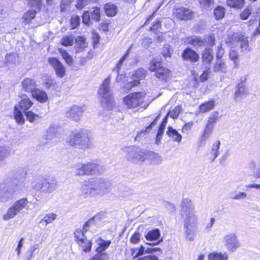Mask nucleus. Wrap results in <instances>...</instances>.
<instances>
[{
    "label": "nucleus",
    "mask_w": 260,
    "mask_h": 260,
    "mask_svg": "<svg viewBox=\"0 0 260 260\" xmlns=\"http://www.w3.org/2000/svg\"><path fill=\"white\" fill-rule=\"evenodd\" d=\"M86 232H84L83 228L82 230H81V229H78L76 230L74 232V237L76 242L81 241V240L86 237V236L85 235V234Z\"/></svg>",
    "instance_id": "3c124183"
},
{
    "label": "nucleus",
    "mask_w": 260,
    "mask_h": 260,
    "mask_svg": "<svg viewBox=\"0 0 260 260\" xmlns=\"http://www.w3.org/2000/svg\"><path fill=\"white\" fill-rule=\"evenodd\" d=\"M109 182L102 179H91L84 182L83 192L86 196H93L96 194H104L108 191Z\"/></svg>",
    "instance_id": "f257e3e1"
},
{
    "label": "nucleus",
    "mask_w": 260,
    "mask_h": 260,
    "mask_svg": "<svg viewBox=\"0 0 260 260\" xmlns=\"http://www.w3.org/2000/svg\"><path fill=\"white\" fill-rule=\"evenodd\" d=\"M110 80L108 77L104 81L99 90V94L101 97V105L108 110L112 109L113 106V98L110 89Z\"/></svg>",
    "instance_id": "20e7f679"
},
{
    "label": "nucleus",
    "mask_w": 260,
    "mask_h": 260,
    "mask_svg": "<svg viewBox=\"0 0 260 260\" xmlns=\"http://www.w3.org/2000/svg\"><path fill=\"white\" fill-rule=\"evenodd\" d=\"M80 18L78 16H73L71 19V23L73 28L77 27L80 23Z\"/></svg>",
    "instance_id": "e2e57ef3"
},
{
    "label": "nucleus",
    "mask_w": 260,
    "mask_h": 260,
    "mask_svg": "<svg viewBox=\"0 0 260 260\" xmlns=\"http://www.w3.org/2000/svg\"><path fill=\"white\" fill-rule=\"evenodd\" d=\"M59 50L66 63L69 66L72 65L73 63V60L69 53L65 50H62L61 49H59Z\"/></svg>",
    "instance_id": "6e6d98bb"
},
{
    "label": "nucleus",
    "mask_w": 260,
    "mask_h": 260,
    "mask_svg": "<svg viewBox=\"0 0 260 260\" xmlns=\"http://www.w3.org/2000/svg\"><path fill=\"white\" fill-rule=\"evenodd\" d=\"M200 6L204 8H209L214 3V0H199Z\"/></svg>",
    "instance_id": "052dcab7"
},
{
    "label": "nucleus",
    "mask_w": 260,
    "mask_h": 260,
    "mask_svg": "<svg viewBox=\"0 0 260 260\" xmlns=\"http://www.w3.org/2000/svg\"><path fill=\"white\" fill-rule=\"evenodd\" d=\"M144 237L147 241H156L151 244L147 243V244L151 246L157 245L163 241L162 238L160 237V230L157 228L145 232Z\"/></svg>",
    "instance_id": "f3484780"
},
{
    "label": "nucleus",
    "mask_w": 260,
    "mask_h": 260,
    "mask_svg": "<svg viewBox=\"0 0 260 260\" xmlns=\"http://www.w3.org/2000/svg\"><path fill=\"white\" fill-rule=\"evenodd\" d=\"M226 4L230 7L240 9L244 4V0H226Z\"/></svg>",
    "instance_id": "37998d69"
},
{
    "label": "nucleus",
    "mask_w": 260,
    "mask_h": 260,
    "mask_svg": "<svg viewBox=\"0 0 260 260\" xmlns=\"http://www.w3.org/2000/svg\"><path fill=\"white\" fill-rule=\"evenodd\" d=\"M26 172L24 169L20 168L16 171L14 175V179L10 181H14L18 184L17 188H19L25 179Z\"/></svg>",
    "instance_id": "393cba45"
},
{
    "label": "nucleus",
    "mask_w": 260,
    "mask_h": 260,
    "mask_svg": "<svg viewBox=\"0 0 260 260\" xmlns=\"http://www.w3.org/2000/svg\"><path fill=\"white\" fill-rule=\"evenodd\" d=\"M48 61L55 72L56 75L62 78L66 75V68L60 61L55 57H49Z\"/></svg>",
    "instance_id": "dca6fc26"
},
{
    "label": "nucleus",
    "mask_w": 260,
    "mask_h": 260,
    "mask_svg": "<svg viewBox=\"0 0 260 260\" xmlns=\"http://www.w3.org/2000/svg\"><path fill=\"white\" fill-rule=\"evenodd\" d=\"M43 84L47 88H49L55 84L54 79L50 76H46L43 79Z\"/></svg>",
    "instance_id": "4d7b16f0"
},
{
    "label": "nucleus",
    "mask_w": 260,
    "mask_h": 260,
    "mask_svg": "<svg viewBox=\"0 0 260 260\" xmlns=\"http://www.w3.org/2000/svg\"><path fill=\"white\" fill-rule=\"evenodd\" d=\"M77 243L80 247L83 248V250L84 252H89L91 251L92 243L91 241L88 240L86 237Z\"/></svg>",
    "instance_id": "7c9ffc66"
},
{
    "label": "nucleus",
    "mask_w": 260,
    "mask_h": 260,
    "mask_svg": "<svg viewBox=\"0 0 260 260\" xmlns=\"http://www.w3.org/2000/svg\"><path fill=\"white\" fill-rule=\"evenodd\" d=\"M12 148L7 145L0 146V165L4 164L5 160L12 154Z\"/></svg>",
    "instance_id": "a878e982"
},
{
    "label": "nucleus",
    "mask_w": 260,
    "mask_h": 260,
    "mask_svg": "<svg viewBox=\"0 0 260 260\" xmlns=\"http://www.w3.org/2000/svg\"><path fill=\"white\" fill-rule=\"evenodd\" d=\"M251 13V11L249 9H245L240 15L241 18L243 20H246L248 18Z\"/></svg>",
    "instance_id": "774afa93"
},
{
    "label": "nucleus",
    "mask_w": 260,
    "mask_h": 260,
    "mask_svg": "<svg viewBox=\"0 0 260 260\" xmlns=\"http://www.w3.org/2000/svg\"><path fill=\"white\" fill-rule=\"evenodd\" d=\"M27 198H24L16 201L12 206L10 207L6 214L4 215V219L6 220L13 218L19 213L28 204Z\"/></svg>",
    "instance_id": "9d476101"
},
{
    "label": "nucleus",
    "mask_w": 260,
    "mask_h": 260,
    "mask_svg": "<svg viewBox=\"0 0 260 260\" xmlns=\"http://www.w3.org/2000/svg\"><path fill=\"white\" fill-rule=\"evenodd\" d=\"M212 51L209 49H206L202 53L203 61L210 63L212 61L213 56L212 55Z\"/></svg>",
    "instance_id": "ea45409f"
},
{
    "label": "nucleus",
    "mask_w": 260,
    "mask_h": 260,
    "mask_svg": "<svg viewBox=\"0 0 260 260\" xmlns=\"http://www.w3.org/2000/svg\"><path fill=\"white\" fill-rule=\"evenodd\" d=\"M211 132L212 131H204L203 134L198 140V148H201L205 146V142L209 139L211 136Z\"/></svg>",
    "instance_id": "e433bc0d"
},
{
    "label": "nucleus",
    "mask_w": 260,
    "mask_h": 260,
    "mask_svg": "<svg viewBox=\"0 0 260 260\" xmlns=\"http://www.w3.org/2000/svg\"><path fill=\"white\" fill-rule=\"evenodd\" d=\"M36 14V12L34 10H29L26 11L23 16L22 18L24 19V21L28 23L31 20L34 19Z\"/></svg>",
    "instance_id": "49530a36"
},
{
    "label": "nucleus",
    "mask_w": 260,
    "mask_h": 260,
    "mask_svg": "<svg viewBox=\"0 0 260 260\" xmlns=\"http://www.w3.org/2000/svg\"><path fill=\"white\" fill-rule=\"evenodd\" d=\"M104 9L106 14L108 16H114L117 13V7L113 4H106Z\"/></svg>",
    "instance_id": "c9c22d12"
},
{
    "label": "nucleus",
    "mask_w": 260,
    "mask_h": 260,
    "mask_svg": "<svg viewBox=\"0 0 260 260\" xmlns=\"http://www.w3.org/2000/svg\"><path fill=\"white\" fill-rule=\"evenodd\" d=\"M28 3L31 7L35 8L36 9L40 10L42 0H27Z\"/></svg>",
    "instance_id": "0e129e2a"
},
{
    "label": "nucleus",
    "mask_w": 260,
    "mask_h": 260,
    "mask_svg": "<svg viewBox=\"0 0 260 260\" xmlns=\"http://www.w3.org/2000/svg\"><path fill=\"white\" fill-rule=\"evenodd\" d=\"M188 43L194 47H201L204 44V41L199 37L189 38Z\"/></svg>",
    "instance_id": "de8ad7c7"
},
{
    "label": "nucleus",
    "mask_w": 260,
    "mask_h": 260,
    "mask_svg": "<svg viewBox=\"0 0 260 260\" xmlns=\"http://www.w3.org/2000/svg\"><path fill=\"white\" fill-rule=\"evenodd\" d=\"M183 60L189 61L191 62H196L199 60V54L190 48H186L182 53Z\"/></svg>",
    "instance_id": "412c9836"
},
{
    "label": "nucleus",
    "mask_w": 260,
    "mask_h": 260,
    "mask_svg": "<svg viewBox=\"0 0 260 260\" xmlns=\"http://www.w3.org/2000/svg\"><path fill=\"white\" fill-rule=\"evenodd\" d=\"M102 167L96 163L87 162L81 164L76 169V174L77 175H96L102 173Z\"/></svg>",
    "instance_id": "6e6552de"
},
{
    "label": "nucleus",
    "mask_w": 260,
    "mask_h": 260,
    "mask_svg": "<svg viewBox=\"0 0 260 260\" xmlns=\"http://www.w3.org/2000/svg\"><path fill=\"white\" fill-rule=\"evenodd\" d=\"M32 95L38 101L41 103L46 102L48 99V96L46 92L37 88L32 93Z\"/></svg>",
    "instance_id": "c85d7f7f"
},
{
    "label": "nucleus",
    "mask_w": 260,
    "mask_h": 260,
    "mask_svg": "<svg viewBox=\"0 0 260 260\" xmlns=\"http://www.w3.org/2000/svg\"><path fill=\"white\" fill-rule=\"evenodd\" d=\"M141 234L139 232H135L132 235L130 242L133 244H137L140 242Z\"/></svg>",
    "instance_id": "680f3d73"
},
{
    "label": "nucleus",
    "mask_w": 260,
    "mask_h": 260,
    "mask_svg": "<svg viewBox=\"0 0 260 260\" xmlns=\"http://www.w3.org/2000/svg\"><path fill=\"white\" fill-rule=\"evenodd\" d=\"M98 247L96 248V252L100 254H107L105 252H104L110 245L111 241L110 240H105L102 238L100 237L96 240Z\"/></svg>",
    "instance_id": "bb28decb"
},
{
    "label": "nucleus",
    "mask_w": 260,
    "mask_h": 260,
    "mask_svg": "<svg viewBox=\"0 0 260 260\" xmlns=\"http://www.w3.org/2000/svg\"><path fill=\"white\" fill-rule=\"evenodd\" d=\"M57 184L55 178L42 177L39 179V181L33 186V188L42 193H50L57 189Z\"/></svg>",
    "instance_id": "423d86ee"
},
{
    "label": "nucleus",
    "mask_w": 260,
    "mask_h": 260,
    "mask_svg": "<svg viewBox=\"0 0 260 260\" xmlns=\"http://www.w3.org/2000/svg\"><path fill=\"white\" fill-rule=\"evenodd\" d=\"M181 107L179 106L175 107L173 110L170 111L168 112L167 115L164 118L160 124L157 126V121L159 119V115H158L146 127L145 130H150L153 128H158L157 130H164L166 127V124L168 122V117L170 116L173 119L177 118L181 111Z\"/></svg>",
    "instance_id": "0eeeda50"
},
{
    "label": "nucleus",
    "mask_w": 260,
    "mask_h": 260,
    "mask_svg": "<svg viewBox=\"0 0 260 260\" xmlns=\"http://www.w3.org/2000/svg\"><path fill=\"white\" fill-rule=\"evenodd\" d=\"M218 118V113L217 112H214L210 116L206 125V128L208 130H211L213 128V125L216 122Z\"/></svg>",
    "instance_id": "4c0bfd02"
},
{
    "label": "nucleus",
    "mask_w": 260,
    "mask_h": 260,
    "mask_svg": "<svg viewBox=\"0 0 260 260\" xmlns=\"http://www.w3.org/2000/svg\"><path fill=\"white\" fill-rule=\"evenodd\" d=\"M149 160L150 164L153 165H160L162 162L163 159L161 156L153 151H146L145 160Z\"/></svg>",
    "instance_id": "5701e85b"
},
{
    "label": "nucleus",
    "mask_w": 260,
    "mask_h": 260,
    "mask_svg": "<svg viewBox=\"0 0 260 260\" xmlns=\"http://www.w3.org/2000/svg\"><path fill=\"white\" fill-rule=\"evenodd\" d=\"M225 13V10L223 7L218 6L214 11V16L216 19L219 20L223 18Z\"/></svg>",
    "instance_id": "a18cd8bd"
},
{
    "label": "nucleus",
    "mask_w": 260,
    "mask_h": 260,
    "mask_svg": "<svg viewBox=\"0 0 260 260\" xmlns=\"http://www.w3.org/2000/svg\"><path fill=\"white\" fill-rule=\"evenodd\" d=\"M181 207L186 216L185 218H197L195 214L194 208L192 205L191 200L188 199H184L181 202Z\"/></svg>",
    "instance_id": "a211bd4d"
},
{
    "label": "nucleus",
    "mask_w": 260,
    "mask_h": 260,
    "mask_svg": "<svg viewBox=\"0 0 260 260\" xmlns=\"http://www.w3.org/2000/svg\"><path fill=\"white\" fill-rule=\"evenodd\" d=\"M239 42L240 43V48L242 51L249 50L248 41L247 38L241 35Z\"/></svg>",
    "instance_id": "864d4df0"
},
{
    "label": "nucleus",
    "mask_w": 260,
    "mask_h": 260,
    "mask_svg": "<svg viewBox=\"0 0 260 260\" xmlns=\"http://www.w3.org/2000/svg\"><path fill=\"white\" fill-rule=\"evenodd\" d=\"M220 142L219 141H216L212 146V149L210 155L212 156L211 162H213L215 159L218 156L219 149L220 148Z\"/></svg>",
    "instance_id": "72a5a7b5"
},
{
    "label": "nucleus",
    "mask_w": 260,
    "mask_h": 260,
    "mask_svg": "<svg viewBox=\"0 0 260 260\" xmlns=\"http://www.w3.org/2000/svg\"><path fill=\"white\" fill-rule=\"evenodd\" d=\"M135 260H158V257L155 255H148L144 256L137 257Z\"/></svg>",
    "instance_id": "338daca9"
},
{
    "label": "nucleus",
    "mask_w": 260,
    "mask_h": 260,
    "mask_svg": "<svg viewBox=\"0 0 260 260\" xmlns=\"http://www.w3.org/2000/svg\"><path fill=\"white\" fill-rule=\"evenodd\" d=\"M228 255L226 253L213 252L208 255L209 260H228Z\"/></svg>",
    "instance_id": "2f4dec72"
},
{
    "label": "nucleus",
    "mask_w": 260,
    "mask_h": 260,
    "mask_svg": "<svg viewBox=\"0 0 260 260\" xmlns=\"http://www.w3.org/2000/svg\"><path fill=\"white\" fill-rule=\"evenodd\" d=\"M21 98V100L19 103V107L23 110L26 119L30 122H34L39 118V115L35 114L31 111H26L32 106V102L26 95H22Z\"/></svg>",
    "instance_id": "9b49d317"
},
{
    "label": "nucleus",
    "mask_w": 260,
    "mask_h": 260,
    "mask_svg": "<svg viewBox=\"0 0 260 260\" xmlns=\"http://www.w3.org/2000/svg\"><path fill=\"white\" fill-rule=\"evenodd\" d=\"M176 16L181 20L191 19L193 17V12L190 9L180 8L176 9Z\"/></svg>",
    "instance_id": "4be33fe9"
},
{
    "label": "nucleus",
    "mask_w": 260,
    "mask_h": 260,
    "mask_svg": "<svg viewBox=\"0 0 260 260\" xmlns=\"http://www.w3.org/2000/svg\"><path fill=\"white\" fill-rule=\"evenodd\" d=\"M74 37L72 36H66L63 37L60 40V43L62 45L68 47L72 46L74 42Z\"/></svg>",
    "instance_id": "603ef678"
},
{
    "label": "nucleus",
    "mask_w": 260,
    "mask_h": 260,
    "mask_svg": "<svg viewBox=\"0 0 260 260\" xmlns=\"http://www.w3.org/2000/svg\"><path fill=\"white\" fill-rule=\"evenodd\" d=\"M223 241L229 251L233 252L240 246L237 236L231 233L224 236Z\"/></svg>",
    "instance_id": "2eb2a0df"
},
{
    "label": "nucleus",
    "mask_w": 260,
    "mask_h": 260,
    "mask_svg": "<svg viewBox=\"0 0 260 260\" xmlns=\"http://www.w3.org/2000/svg\"><path fill=\"white\" fill-rule=\"evenodd\" d=\"M237 89L235 92L234 99H237L246 92V87L244 83L241 82L237 85Z\"/></svg>",
    "instance_id": "79ce46f5"
},
{
    "label": "nucleus",
    "mask_w": 260,
    "mask_h": 260,
    "mask_svg": "<svg viewBox=\"0 0 260 260\" xmlns=\"http://www.w3.org/2000/svg\"><path fill=\"white\" fill-rule=\"evenodd\" d=\"M168 136L172 139L174 141L180 143L182 140V136L178 131H167Z\"/></svg>",
    "instance_id": "8fccbe9b"
},
{
    "label": "nucleus",
    "mask_w": 260,
    "mask_h": 260,
    "mask_svg": "<svg viewBox=\"0 0 260 260\" xmlns=\"http://www.w3.org/2000/svg\"><path fill=\"white\" fill-rule=\"evenodd\" d=\"M247 194L244 192L235 191L230 193V197L234 200H241L246 198Z\"/></svg>",
    "instance_id": "5fc2aeb1"
},
{
    "label": "nucleus",
    "mask_w": 260,
    "mask_h": 260,
    "mask_svg": "<svg viewBox=\"0 0 260 260\" xmlns=\"http://www.w3.org/2000/svg\"><path fill=\"white\" fill-rule=\"evenodd\" d=\"M14 117L17 122L19 124H22L24 122L23 115L21 111L16 106L15 107L14 111Z\"/></svg>",
    "instance_id": "c03bdc74"
},
{
    "label": "nucleus",
    "mask_w": 260,
    "mask_h": 260,
    "mask_svg": "<svg viewBox=\"0 0 260 260\" xmlns=\"http://www.w3.org/2000/svg\"><path fill=\"white\" fill-rule=\"evenodd\" d=\"M122 153L128 160L136 164H141L145 160L146 150L141 148L135 145L122 148Z\"/></svg>",
    "instance_id": "7ed1b4c3"
},
{
    "label": "nucleus",
    "mask_w": 260,
    "mask_h": 260,
    "mask_svg": "<svg viewBox=\"0 0 260 260\" xmlns=\"http://www.w3.org/2000/svg\"><path fill=\"white\" fill-rule=\"evenodd\" d=\"M57 215L54 213H49L45 215L42 221H44L46 224L51 223L56 219Z\"/></svg>",
    "instance_id": "bf43d9fd"
},
{
    "label": "nucleus",
    "mask_w": 260,
    "mask_h": 260,
    "mask_svg": "<svg viewBox=\"0 0 260 260\" xmlns=\"http://www.w3.org/2000/svg\"><path fill=\"white\" fill-rule=\"evenodd\" d=\"M229 57L234 62V68H238L239 67V54L238 52L234 50H231L229 53Z\"/></svg>",
    "instance_id": "09e8293b"
},
{
    "label": "nucleus",
    "mask_w": 260,
    "mask_h": 260,
    "mask_svg": "<svg viewBox=\"0 0 260 260\" xmlns=\"http://www.w3.org/2000/svg\"><path fill=\"white\" fill-rule=\"evenodd\" d=\"M145 95L143 92H133L124 97L123 102L128 108H136L143 103Z\"/></svg>",
    "instance_id": "1a4fd4ad"
},
{
    "label": "nucleus",
    "mask_w": 260,
    "mask_h": 260,
    "mask_svg": "<svg viewBox=\"0 0 260 260\" xmlns=\"http://www.w3.org/2000/svg\"><path fill=\"white\" fill-rule=\"evenodd\" d=\"M213 71L214 72L226 73L227 67L225 62L221 60H218L214 65Z\"/></svg>",
    "instance_id": "473e14b6"
},
{
    "label": "nucleus",
    "mask_w": 260,
    "mask_h": 260,
    "mask_svg": "<svg viewBox=\"0 0 260 260\" xmlns=\"http://www.w3.org/2000/svg\"><path fill=\"white\" fill-rule=\"evenodd\" d=\"M83 108L79 105H74L66 112V117L75 121H79L83 114Z\"/></svg>",
    "instance_id": "6ab92c4d"
},
{
    "label": "nucleus",
    "mask_w": 260,
    "mask_h": 260,
    "mask_svg": "<svg viewBox=\"0 0 260 260\" xmlns=\"http://www.w3.org/2000/svg\"><path fill=\"white\" fill-rule=\"evenodd\" d=\"M241 34L234 32L228 35V38L225 40V43L228 44H234L239 42L240 39Z\"/></svg>",
    "instance_id": "58836bf2"
},
{
    "label": "nucleus",
    "mask_w": 260,
    "mask_h": 260,
    "mask_svg": "<svg viewBox=\"0 0 260 260\" xmlns=\"http://www.w3.org/2000/svg\"><path fill=\"white\" fill-rule=\"evenodd\" d=\"M149 70L154 72L156 77L162 80H166L170 76V70L163 67L160 62L152 60L149 67Z\"/></svg>",
    "instance_id": "ddd939ff"
},
{
    "label": "nucleus",
    "mask_w": 260,
    "mask_h": 260,
    "mask_svg": "<svg viewBox=\"0 0 260 260\" xmlns=\"http://www.w3.org/2000/svg\"><path fill=\"white\" fill-rule=\"evenodd\" d=\"M131 48V47L127 50L126 53L122 56V57L117 62L116 66L113 69V72L116 71L118 75L119 74V71L121 69L123 62L127 59L130 53Z\"/></svg>",
    "instance_id": "f704fd0d"
},
{
    "label": "nucleus",
    "mask_w": 260,
    "mask_h": 260,
    "mask_svg": "<svg viewBox=\"0 0 260 260\" xmlns=\"http://www.w3.org/2000/svg\"><path fill=\"white\" fill-rule=\"evenodd\" d=\"M18 184L14 181L7 180L0 183V203L11 200L17 190Z\"/></svg>",
    "instance_id": "39448f33"
},
{
    "label": "nucleus",
    "mask_w": 260,
    "mask_h": 260,
    "mask_svg": "<svg viewBox=\"0 0 260 260\" xmlns=\"http://www.w3.org/2000/svg\"><path fill=\"white\" fill-rule=\"evenodd\" d=\"M197 218H185L184 223V233L186 239L192 241L196 237V228Z\"/></svg>",
    "instance_id": "f8f14e48"
},
{
    "label": "nucleus",
    "mask_w": 260,
    "mask_h": 260,
    "mask_svg": "<svg viewBox=\"0 0 260 260\" xmlns=\"http://www.w3.org/2000/svg\"><path fill=\"white\" fill-rule=\"evenodd\" d=\"M66 141L71 146L83 150L90 148L92 146L88 134L83 131L72 132Z\"/></svg>",
    "instance_id": "f03ea898"
},
{
    "label": "nucleus",
    "mask_w": 260,
    "mask_h": 260,
    "mask_svg": "<svg viewBox=\"0 0 260 260\" xmlns=\"http://www.w3.org/2000/svg\"><path fill=\"white\" fill-rule=\"evenodd\" d=\"M162 206L166 208L167 210L171 213L175 212L176 211V207L175 205L168 201H164Z\"/></svg>",
    "instance_id": "13d9d810"
},
{
    "label": "nucleus",
    "mask_w": 260,
    "mask_h": 260,
    "mask_svg": "<svg viewBox=\"0 0 260 260\" xmlns=\"http://www.w3.org/2000/svg\"><path fill=\"white\" fill-rule=\"evenodd\" d=\"M75 45L77 49H78V51L79 49L83 50L86 48L87 43L85 38L82 36H78L75 39Z\"/></svg>",
    "instance_id": "a19ab883"
},
{
    "label": "nucleus",
    "mask_w": 260,
    "mask_h": 260,
    "mask_svg": "<svg viewBox=\"0 0 260 260\" xmlns=\"http://www.w3.org/2000/svg\"><path fill=\"white\" fill-rule=\"evenodd\" d=\"M104 215V213L101 212L98 213L96 215L91 218L90 219L87 220L83 225V228L84 232H87L89 228L94 224L97 221H100L102 219V216Z\"/></svg>",
    "instance_id": "cd10ccee"
},
{
    "label": "nucleus",
    "mask_w": 260,
    "mask_h": 260,
    "mask_svg": "<svg viewBox=\"0 0 260 260\" xmlns=\"http://www.w3.org/2000/svg\"><path fill=\"white\" fill-rule=\"evenodd\" d=\"M100 10L96 8L92 11H86L82 15V22L84 24L90 25L92 21L99 22L100 20Z\"/></svg>",
    "instance_id": "4468645a"
},
{
    "label": "nucleus",
    "mask_w": 260,
    "mask_h": 260,
    "mask_svg": "<svg viewBox=\"0 0 260 260\" xmlns=\"http://www.w3.org/2000/svg\"><path fill=\"white\" fill-rule=\"evenodd\" d=\"M215 106L214 101H210L202 104L199 106V110L200 113H204L209 112L213 109Z\"/></svg>",
    "instance_id": "c756f323"
},
{
    "label": "nucleus",
    "mask_w": 260,
    "mask_h": 260,
    "mask_svg": "<svg viewBox=\"0 0 260 260\" xmlns=\"http://www.w3.org/2000/svg\"><path fill=\"white\" fill-rule=\"evenodd\" d=\"M23 89L28 92L32 93L37 89L36 81L30 78H25L21 83Z\"/></svg>",
    "instance_id": "b1692460"
},
{
    "label": "nucleus",
    "mask_w": 260,
    "mask_h": 260,
    "mask_svg": "<svg viewBox=\"0 0 260 260\" xmlns=\"http://www.w3.org/2000/svg\"><path fill=\"white\" fill-rule=\"evenodd\" d=\"M147 74V71L143 68H140L135 71V74L133 75L134 77V81L129 82L127 86L128 87H133L136 86L140 84V80L144 79Z\"/></svg>",
    "instance_id": "aec40b11"
},
{
    "label": "nucleus",
    "mask_w": 260,
    "mask_h": 260,
    "mask_svg": "<svg viewBox=\"0 0 260 260\" xmlns=\"http://www.w3.org/2000/svg\"><path fill=\"white\" fill-rule=\"evenodd\" d=\"M145 253H147L145 247L143 245H141L140 247L138 248V252L136 253L135 255L134 256V259H135L137 257L141 256Z\"/></svg>",
    "instance_id": "69168bd1"
}]
</instances>
